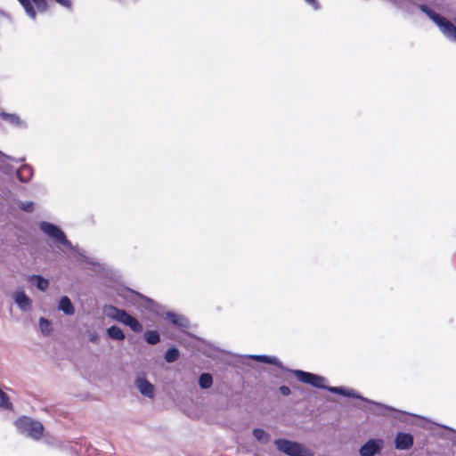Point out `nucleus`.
<instances>
[{
  "label": "nucleus",
  "mask_w": 456,
  "mask_h": 456,
  "mask_svg": "<svg viewBox=\"0 0 456 456\" xmlns=\"http://www.w3.org/2000/svg\"><path fill=\"white\" fill-rule=\"evenodd\" d=\"M29 280L31 281H37V287L42 290V291H45L47 289L48 286H49V281L48 280L45 279L44 277L40 276V275H32Z\"/></svg>",
  "instance_id": "nucleus-17"
},
{
  "label": "nucleus",
  "mask_w": 456,
  "mask_h": 456,
  "mask_svg": "<svg viewBox=\"0 0 456 456\" xmlns=\"http://www.w3.org/2000/svg\"><path fill=\"white\" fill-rule=\"evenodd\" d=\"M381 445L370 439L364 444L360 449V454L362 456H373L380 451Z\"/></svg>",
  "instance_id": "nucleus-9"
},
{
  "label": "nucleus",
  "mask_w": 456,
  "mask_h": 456,
  "mask_svg": "<svg viewBox=\"0 0 456 456\" xmlns=\"http://www.w3.org/2000/svg\"><path fill=\"white\" fill-rule=\"evenodd\" d=\"M19 208L25 212H32L34 210V203L32 201L20 202Z\"/></svg>",
  "instance_id": "nucleus-23"
},
{
  "label": "nucleus",
  "mask_w": 456,
  "mask_h": 456,
  "mask_svg": "<svg viewBox=\"0 0 456 456\" xmlns=\"http://www.w3.org/2000/svg\"><path fill=\"white\" fill-rule=\"evenodd\" d=\"M253 436L257 441L260 442H267L269 438L268 434L261 428H255L253 430Z\"/></svg>",
  "instance_id": "nucleus-21"
},
{
  "label": "nucleus",
  "mask_w": 456,
  "mask_h": 456,
  "mask_svg": "<svg viewBox=\"0 0 456 456\" xmlns=\"http://www.w3.org/2000/svg\"><path fill=\"white\" fill-rule=\"evenodd\" d=\"M59 309L67 315H71L75 313L73 304L67 296H64L61 298L59 302Z\"/></svg>",
  "instance_id": "nucleus-12"
},
{
  "label": "nucleus",
  "mask_w": 456,
  "mask_h": 456,
  "mask_svg": "<svg viewBox=\"0 0 456 456\" xmlns=\"http://www.w3.org/2000/svg\"><path fill=\"white\" fill-rule=\"evenodd\" d=\"M309 5H311L314 10L319 8V4L317 0H305Z\"/></svg>",
  "instance_id": "nucleus-26"
},
{
  "label": "nucleus",
  "mask_w": 456,
  "mask_h": 456,
  "mask_svg": "<svg viewBox=\"0 0 456 456\" xmlns=\"http://www.w3.org/2000/svg\"><path fill=\"white\" fill-rule=\"evenodd\" d=\"M179 354L178 349L175 347L169 348L165 354V360L167 362H174L179 358Z\"/></svg>",
  "instance_id": "nucleus-20"
},
{
  "label": "nucleus",
  "mask_w": 456,
  "mask_h": 456,
  "mask_svg": "<svg viewBox=\"0 0 456 456\" xmlns=\"http://www.w3.org/2000/svg\"><path fill=\"white\" fill-rule=\"evenodd\" d=\"M33 172L31 167L23 166L20 167L17 171V176L21 182H28L32 177Z\"/></svg>",
  "instance_id": "nucleus-13"
},
{
  "label": "nucleus",
  "mask_w": 456,
  "mask_h": 456,
  "mask_svg": "<svg viewBox=\"0 0 456 456\" xmlns=\"http://www.w3.org/2000/svg\"><path fill=\"white\" fill-rule=\"evenodd\" d=\"M15 427L21 434H25L35 440H39L44 435L43 424L27 416L18 418L15 421Z\"/></svg>",
  "instance_id": "nucleus-2"
},
{
  "label": "nucleus",
  "mask_w": 456,
  "mask_h": 456,
  "mask_svg": "<svg viewBox=\"0 0 456 456\" xmlns=\"http://www.w3.org/2000/svg\"><path fill=\"white\" fill-rule=\"evenodd\" d=\"M455 23H456V19H455Z\"/></svg>",
  "instance_id": "nucleus-28"
},
{
  "label": "nucleus",
  "mask_w": 456,
  "mask_h": 456,
  "mask_svg": "<svg viewBox=\"0 0 456 456\" xmlns=\"http://www.w3.org/2000/svg\"><path fill=\"white\" fill-rule=\"evenodd\" d=\"M28 16L36 18L37 13L45 12L47 10L46 0H19Z\"/></svg>",
  "instance_id": "nucleus-5"
},
{
  "label": "nucleus",
  "mask_w": 456,
  "mask_h": 456,
  "mask_svg": "<svg viewBox=\"0 0 456 456\" xmlns=\"http://www.w3.org/2000/svg\"><path fill=\"white\" fill-rule=\"evenodd\" d=\"M173 317H175V315H173ZM172 322H173V323L177 324L175 318H174V319L172 320Z\"/></svg>",
  "instance_id": "nucleus-27"
},
{
  "label": "nucleus",
  "mask_w": 456,
  "mask_h": 456,
  "mask_svg": "<svg viewBox=\"0 0 456 456\" xmlns=\"http://www.w3.org/2000/svg\"><path fill=\"white\" fill-rule=\"evenodd\" d=\"M419 9L440 28L452 29L456 28L453 22L446 20L444 17L434 12L425 4L419 5Z\"/></svg>",
  "instance_id": "nucleus-7"
},
{
  "label": "nucleus",
  "mask_w": 456,
  "mask_h": 456,
  "mask_svg": "<svg viewBox=\"0 0 456 456\" xmlns=\"http://www.w3.org/2000/svg\"><path fill=\"white\" fill-rule=\"evenodd\" d=\"M110 311L111 313H110V316L114 320L129 326L134 332L140 333L142 331V325L141 322L125 310L111 306Z\"/></svg>",
  "instance_id": "nucleus-4"
},
{
  "label": "nucleus",
  "mask_w": 456,
  "mask_h": 456,
  "mask_svg": "<svg viewBox=\"0 0 456 456\" xmlns=\"http://www.w3.org/2000/svg\"><path fill=\"white\" fill-rule=\"evenodd\" d=\"M136 385L140 392L148 397H152L154 395V387L148 380L142 378L136 379Z\"/></svg>",
  "instance_id": "nucleus-10"
},
{
  "label": "nucleus",
  "mask_w": 456,
  "mask_h": 456,
  "mask_svg": "<svg viewBox=\"0 0 456 456\" xmlns=\"http://www.w3.org/2000/svg\"><path fill=\"white\" fill-rule=\"evenodd\" d=\"M252 357L255 360L261 362L273 364V365H276V366L281 364L280 361L276 357H272V356H268V355H254Z\"/></svg>",
  "instance_id": "nucleus-18"
},
{
  "label": "nucleus",
  "mask_w": 456,
  "mask_h": 456,
  "mask_svg": "<svg viewBox=\"0 0 456 456\" xmlns=\"http://www.w3.org/2000/svg\"><path fill=\"white\" fill-rule=\"evenodd\" d=\"M445 37L456 43V30H443Z\"/></svg>",
  "instance_id": "nucleus-24"
},
{
  "label": "nucleus",
  "mask_w": 456,
  "mask_h": 456,
  "mask_svg": "<svg viewBox=\"0 0 456 456\" xmlns=\"http://www.w3.org/2000/svg\"><path fill=\"white\" fill-rule=\"evenodd\" d=\"M395 448L399 450H408L413 444V436L409 433L399 432L395 439Z\"/></svg>",
  "instance_id": "nucleus-8"
},
{
  "label": "nucleus",
  "mask_w": 456,
  "mask_h": 456,
  "mask_svg": "<svg viewBox=\"0 0 456 456\" xmlns=\"http://www.w3.org/2000/svg\"><path fill=\"white\" fill-rule=\"evenodd\" d=\"M39 324H40L42 332L45 334H49L50 326H51V323L49 322V321L45 320V318H40Z\"/></svg>",
  "instance_id": "nucleus-22"
},
{
  "label": "nucleus",
  "mask_w": 456,
  "mask_h": 456,
  "mask_svg": "<svg viewBox=\"0 0 456 456\" xmlns=\"http://www.w3.org/2000/svg\"><path fill=\"white\" fill-rule=\"evenodd\" d=\"M14 298L22 310L28 311L31 309L32 301L23 291L17 292Z\"/></svg>",
  "instance_id": "nucleus-11"
},
{
  "label": "nucleus",
  "mask_w": 456,
  "mask_h": 456,
  "mask_svg": "<svg viewBox=\"0 0 456 456\" xmlns=\"http://www.w3.org/2000/svg\"><path fill=\"white\" fill-rule=\"evenodd\" d=\"M293 374L302 383L309 384L317 388H325V389H328L330 392L338 394V395H350V394L346 393V390L342 387H325L324 378H322L319 375H316V374H314L311 372H307V371H304L301 370H293Z\"/></svg>",
  "instance_id": "nucleus-1"
},
{
  "label": "nucleus",
  "mask_w": 456,
  "mask_h": 456,
  "mask_svg": "<svg viewBox=\"0 0 456 456\" xmlns=\"http://www.w3.org/2000/svg\"><path fill=\"white\" fill-rule=\"evenodd\" d=\"M144 338L150 345H156L159 342L160 337L156 330H147L144 333Z\"/></svg>",
  "instance_id": "nucleus-15"
},
{
  "label": "nucleus",
  "mask_w": 456,
  "mask_h": 456,
  "mask_svg": "<svg viewBox=\"0 0 456 456\" xmlns=\"http://www.w3.org/2000/svg\"><path fill=\"white\" fill-rule=\"evenodd\" d=\"M200 387L203 389L211 387L213 384V378L209 373H202L199 379Z\"/></svg>",
  "instance_id": "nucleus-16"
},
{
  "label": "nucleus",
  "mask_w": 456,
  "mask_h": 456,
  "mask_svg": "<svg viewBox=\"0 0 456 456\" xmlns=\"http://www.w3.org/2000/svg\"><path fill=\"white\" fill-rule=\"evenodd\" d=\"M40 229L57 242L62 245L70 244V242L67 240L64 232L58 226L44 221L40 223Z\"/></svg>",
  "instance_id": "nucleus-6"
},
{
  "label": "nucleus",
  "mask_w": 456,
  "mask_h": 456,
  "mask_svg": "<svg viewBox=\"0 0 456 456\" xmlns=\"http://www.w3.org/2000/svg\"><path fill=\"white\" fill-rule=\"evenodd\" d=\"M275 445L280 452L289 456H313L311 452L305 449L302 444L286 439H278Z\"/></svg>",
  "instance_id": "nucleus-3"
},
{
  "label": "nucleus",
  "mask_w": 456,
  "mask_h": 456,
  "mask_svg": "<svg viewBox=\"0 0 456 456\" xmlns=\"http://www.w3.org/2000/svg\"><path fill=\"white\" fill-rule=\"evenodd\" d=\"M107 333L110 338L115 340H123L125 338L123 330L116 325L110 327L107 330Z\"/></svg>",
  "instance_id": "nucleus-14"
},
{
  "label": "nucleus",
  "mask_w": 456,
  "mask_h": 456,
  "mask_svg": "<svg viewBox=\"0 0 456 456\" xmlns=\"http://www.w3.org/2000/svg\"><path fill=\"white\" fill-rule=\"evenodd\" d=\"M12 403L10 402L8 395L0 388V409L10 410Z\"/></svg>",
  "instance_id": "nucleus-19"
},
{
  "label": "nucleus",
  "mask_w": 456,
  "mask_h": 456,
  "mask_svg": "<svg viewBox=\"0 0 456 456\" xmlns=\"http://www.w3.org/2000/svg\"><path fill=\"white\" fill-rule=\"evenodd\" d=\"M279 391L284 396L290 395V389L287 386H281Z\"/></svg>",
  "instance_id": "nucleus-25"
}]
</instances>
